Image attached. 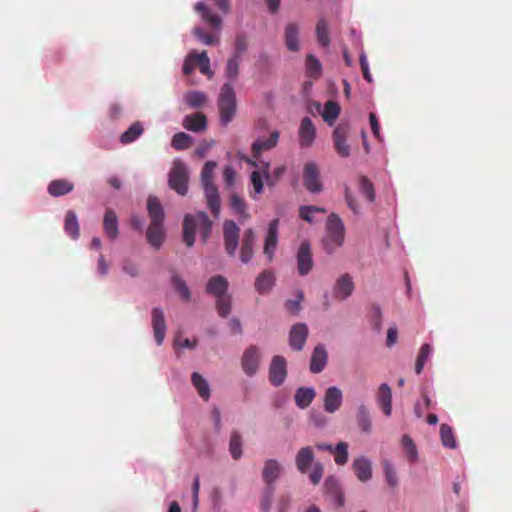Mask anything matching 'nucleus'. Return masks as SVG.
I'll return each instance as SVG.
<instances>
[{
    "mask_svg": "<svg viewBox=\"0 0 512 512\" xmlns=\"http://www.w3.org/2000/svg\"><path fill=\"white\" fill-rule=\"evenodd\" d=\"M146 237L154 248L159 249L164 241L163 224L150 223Z\"/></svg>",
    "mask_w": 512,
    "mask_h": 512,
    "instance_id": "33",
    "label": "nucleus"
},
{
    "mask_svg": "<svg viewBox=\"0 0 512 512\" xmlns=\"http://www.w3.org/2000/svg\"><path fill=\"white\" fill-rule=\"evenodd\" d=\"M352 468L361 482H366L372 477L370 461L365 457L357 458L353 461Z\"/></svg>",
    "mask_w": 512,
    "mask_h": 512,
    "instance_id": "30",
    "label": "nucleus"
},
{
    "mask_svg": "<svg viewBox=\"0 0 512 512\" xmlns=\"http://www.w3.org/2000/svg\"><path fill=\"white\" fill-rule=\"evenodd\" d=\"M197 229L201 234L203 242H206L211 234L212 221L204 211H199L195 215L187 214L184 217L183 240L188 247L193 246Z\"/></svg>",
    "mask_w": 512,
    "mask_h": 512,
    "instance_id": "1",
    "label": "nucleus"
},
{
    "mask_svg": "<svg viewBox=\"0 0 512 512\" xmlns=\"http://www.w3.org/2000/svg\"><path fill=\"white\" fill-rule=\"evenodd\" d=\"M275 284L274 273L270 270H265L258 275L255 280V289L258 293L263 294L271 290Z\"/></svg>",
    "mask_w": 512,
    "mask_h": 512,
    "instance_id": "32",
    "label": "nucleus"
},
{
    "mask_svg": "<svg viewBox=\"0 0 512 512\" xmlns=\"http://www.w3.org/2000/svg\"><path fill=\"white\" fill-rule=\"evenodd\" d=\"M325 493L337 504L344 506L345 499L339 481L334 476H329L324 482Z\"/></svg>",
    "mask_w": 512,
    "mask_h": 512,
    "instance_id": "16",
    "label": "nucleus"
},
{
    "mask_svg": "<svg viewBox=\"0 0 512 512\" xmlns=\"http://www.w3.org/2000/svg\"><path fill=\"white\" fill-rule=\"evenodd\" d=\"M193 57L196 60V64L199 67V70L202 74L207 75L209 78L212 77L213 72L210 68V59L207 55L206 51H203L202 53H195L193 52Z\"/></svg>",
    "mask_w": 512,
    "mask_h": 512,
    "instance_id": "45",
    "label": "nucleus"
},
{
    "mask_svg": "<svg viewBox=\"0 0 512 512\" xmlns=\"http://www.w3.org/2000/svg\"><path fill=\"white\" fill-rule=\"evenodd\" d=\"M191 382L197 390L199 396L207 401L210 398L211 392L207 380L198 372H193L191 375Z\"/></svg>",
    "mask_w": 512,
    "mask_h": 512,
    "instance_id": "35",
    "label": "nucleus"
},
{
    "mask_svg": "<svg viewBox=\"0 0 512 512\" xmlns=\"http://www.w3.org/2000/svg\"><path fill=\"white\" fill-rule=\"evenodd\" d=\"M296 259L298 273L301 276L307 275L313 269L314 262L312 259L311 245L308 241L305 240L301 242Z\"/></svg>",
    "mask_w": 512,
    "mask_h": 512,
    "instance_id": "10",
    "label": "nucleus"
},
{
    "mask_svg": "<svg viewBox=\"0 0 512 512\" xmlns=\"http://www.w3.org/2000/svg\"><path fill=\"white\" fill-rule=\"evenodd\" d=\"M350 133V126L341 123L333 131L334 148L337 154L343 158L350 155V146L347 144V138Z\"/></svg>",
    "mask_w": 512,
    "mask_h": 512,
    "instance_id": "9",
    "label": "nucleus"
},
{
    "mask_svg": "<svg viewBox=\"0 0 512 512\" xmlns=\"http://www.w3.org/2000/svg\"><path fill=\"white\" fill-rule=\"evenodd\" d=\"M103 229L107 237L114 240L118 236V218L116 213L108 208L105 211L104 219H103Z\"/></svg>",
    "mask_w": 512,
    "mask_h": 512,
    "instance_id": "27",
    "label": "nucleus"
},
{
    "mask_svg": "<svg viewBox=\"0 0 512 512\" xmlns=\"http://www.w3.org/2000/svg\"><path fill=\"white\" fill-rule=\"evenodd\" d=\"M314 461V452L310 446L302 447L296 454L295 463L301 473H306Z\"/></svg>",
    "mask_w": 512,
    "mask_h": 512,
    "instance_id": "28",
    "label": "nucleus"
},
{
    "mask_svg": "<svg viewBox=\"0 0 512 512\" xmlns=\"http://www.w3.org/2000/svg\"><path fill=\"white\" fill-rule=\"evenodd\" d=\"M152 328L157 345H161L166 334V323L164 313L160 308H153L151 312Z\"/></svg>",
    "mask_w": 512,
    "mask_h": 512,
    "instance_id": "14",
    "label": "nucleus"
},
{
    "mask_svg": "<svg viewBox=\"0 0 512 512\" xmlns=\"http://www.w3.org/2000/svg\"><path fill=\"white\" fill-rule=\"evenodd\" d=\"M340 114V106L337 102L328 101L325 103L322 117L325 122L332 125Z\"/></svg>",
    "mask_w": 512,
    "mask_h": 512,
    "instance_id": "40",
    "label": "nucleus"
},
{
    "mask_svg": "<svg viewBox=\"0 0 512 512\" xmlns=\"http://www.w3.org/2000/svg\"><path fill=\"white\" fill-rule=\"evenodd\" d=\"M278 226L279 219H274L269 223L268 231L265 237L263 252L267 256L268 260L271 261L274 257V253L278 243Z\"/></svg>",
    "mask_w": 512,
    "mask_h": 512,
    "instance_id": "12",
    "label": "nucleus"
},
{
    "mask_svg": "<svg viewBox=\"0 0 512 512\" xmlns=\"http://www.w3.org/2000/svg\"><path fill=\"white\" fill-rule=\"evenodd\" d=\"M216 309L221 317H227L231 311V296L227 294L217 297Z\"/></svg>",
    "mask_w": 512,
    "mask_h": 512,
    "instance_id": "53",
    "label": "nucleus"
},
{
    "mask_svg": "<svg viewBox=\"0 0 512 512\" xmlns=\"http://www.w3.org/2000/svg\"><path fill=\"white\" fill-rule=\"evenodd\" d=\"M344 225L339 216L332 213L328 216L326 223V235L322 240L324 250L331 254L344 242Z\"/></svg>",
    "mask_w": 512,
    "mask_h": 512,
    "instance_id": "2",
    "label": "nucleus"
},
{
    "mask_svg": "<svg viewBox=\"0 0 512 512\" xmlns=\"http://www.w3.org/2000/svg\"><path fill=\"white\" fill-rule=\"evenodd\" d=\"M303 298H304L303 292L298 291L296 294V299L286 301V303H285L286 309L294 315L298 314L301 309L300 303L303 300Z\"/></svg>",
    "mask_w": 512,
    "mask_h": 512,
    "instance_id": "61",
    "label": "nucleus"
},
{
    "mask_svg": "<svg viewBox=\"0 0 512 512\" xmlns=\"http://www.w3.org/2000/svg\"><path fill=\"white\" fill-rule=\"evenodd\" d=\"M193 34L204 44L213 45L218 42V38L207 33L204 29L196 27L193 30Z\"/></svg>",
    "mask_w": 512,
    "mask_h": 512,
    "instance_id": "59",
    "label": "nucleus"
},
{
    "mask_svg": "<svg viewBox=\"0 0 512 512\" xmlns=\"http://www.w3.org/2000/svg\"><path fill=\"white\" fill-rule=\"evenodd\" d=\"M323 466L320 463H316L313 467L312 472L310 473V480L314 485H317L320 483L322 476H323Z\"/></svg>",
    "mask_w": 512,
    "mask_h": 512,
    "instance_id": "64",
    "label": "nucleus"
},
{
    "mask_svg": "<svg viewBox=\"0 0 512 512\" xmlns=\"http://www.w3.org/2000/svg\"><path fill=\"white\" fill-rule=\"evenodd\" d=\"M315 395L313 388L300 387L295 393V403L299 408L305 409L311 404Z\"/></svg>",
    "mask_w": 512,
    "mask_h": 512,
    "instance_id": "36",
    "label": "nucleus"
},
{
    "mask_svg": "<svg viewBox=\"0 0 512 512\" xmlns=\"http://www.w3.org/2000/svg\"><path fill=\"white\" fill-rule=\"evenodd\" d=\"M216 167V163L213 161H207L201 171V181L203 185L213 184V171Z\"/></svg>",
    "mask_w": 512,
    "mask_h": 512,
    "instance_id": "58",
    "label": "nucleus"
},
{
    "mask_svg": "<svg viewBox=\"0 0 512 512\" xmlns=\"http://www.w3.org/2000/svg\"><path fill=\"white\" fill-rule=\"evenodd\" d=\"M281 472V466L278 461L269 459L265 462L262 478L267 484V487L274 486L273 483L277 480Z\"/></svg>",
    "mask_w": 512,
    "mask_h": 512,
    "instance_id": "29",
    "label": "nucleus"
},
{
    "mask_svg": "<svg viewBox=\"0 0 512 512\" xmlns=\"http://www.w3.org/2000/svg\"><path fill=\"white\" fill-rule=\"evenodd\" d=\"M299 28L295 23H288L285 27L284 38L285 45L289 51L296 52L299 50Z\"/></svg>",
    "mask_w": 512,
    "mask_h": 512,
    "instance_id": "31",
    "label": "nucleus"
},
{
    "mask_svg": "<svg viewBox=\"0 0 512 512\" xmlns=\"http://www.w3.org/2000/svg\"><path fill=\"white\" fill-rule=\"evenodd\" d=\"M191 140L192 138L189 134L178 132L173 136L171 145L176 150H184L190 146Z\"/></svg>",
    "mask_w": 512,
    "mask_h": 512,
    "instance_id": "52",
    "label": "nucleus"
},
{
    "mask_svg": "<svg viewBox=\"0 0 512 512\" xmlns=\"http://www.w3.org/2000/svg\"><path fill=\"white\" fill-rule=\"evenodd\" d=\"M239 227L232 220H226L223 224V237L225 251L230 256H235L239 245Z\"/></svg>",
    "mask_w": 512,
    "mask_h": 512,
    "instance_id": "6",
    "label": "nucleus"
},
{
    "mask_svg": "<svg viewBox=\"0 0 512 512\" xmlns=\"http://www.w3.org/2000/svg\"><path fill=\"white\" fill-rule=\"evenodd\" d=\"M342 404V391L337 387H329L324 395V409L328 413L336 412Z\"/></svg>",
    "mask_w": 512,
    "mask_h": 512,
    "instance_id": "18",
    "label": "nucleus"
},
{
    "mask_svg": "<svg viewBox=\"0 0 512 512\" xmlns=\"http://www.w3.org/2000/svg\"><path fill=\"white\" fill-rule=\"evenodd\" d=\"M204 195L208 208L211 210L213 216L218 218L220 215L221 200L217 186L213 184L203 185Z\"/></svg>",
    "mask_w": 512,
    "mask_h": 512,
    "instance_id": "15",
    "label": "nucleus"
},
{
    "mask_svg": "<svg viewBox=\"0 0 512 512\" xmlns=\"http://www.w3.org/2000/svg\"><path fill=\"white\" fill-rule=\"evenodd\" d=\"M249 46V40L247 35L244 33H238L234 41V51L232 55H237L243 58V54L247 51Z\"/></svg>",
    "mask_w": 512,
    "mask_h": 512,
    "instance_id": "51",
    "label": "nucleus"
},
{
    "mask_svg": "<svg viewBox=\"0 0 512 512\" xmlns=\"http://www.w3.org/2000/svg\"><path fill=\"white\" fill-rule=\"evenodd\" d=\"M185 129L192 132H200L206 129L207 119L202 113L186 115L183 119Z\"/></svg>",
    "mask_w": 512,
    "mask_h": 512,
    "instance_id": "26",
    "label": "nucleus"
},
{
    "mask_svg": "<svg viewBox=\"0 0 512 512\" xmlns=\"http://www.w3.org/2000/svg\"><path fill=\"white\" fill-rule=\"evenodd\" d=\"M255 233L253 229L249 228L244 231L242 238V246L240 250V260L242 263L247 264L253 256V246L255 243Z\"/></svg>",
    "mask_w": 512,
    "mask_h": 512,
    "instance_id": "19",
    "label": "nucleus"
},
{
    "mask_svg": "<svg viewBox=\"0 0 512 512\" xmlns=\"http://www.w3.org/2000/svg\"><path fill=\"white\" fill-rule=\"evenodd\" d=\"M431 353V347L429 344H423L420 348L419 354L417 356L415 371L417 374H420L423 370L425 362L427 361L429 355Z\"/></svg>",
    "mask_w": 512,
    "mask_h": 512,
    "instance_id": "56",
    "label": "nucleus"
},
{
    "mask_svg": "<svg viewBox=\"0 0 512 512\" xmlns=\"http://www.w3.org/2000/svg\"><path fill=\"white\" fill-rule=\"evenodd\" d=\"M227 290L228 281L221 275L211 277L206 285V292L215 296L216 298L222 295H227Z\"/></svg>",
    "mask_w": 512,
    "mask_h": 512,
    "instance_id": "23",
    "label": "nucleus"
},
{
    "mask_svg": "<svg viewBox=\"0 0 512 512\" xmlns=\"http://www.w3.org/2000/svg\"><path fill=\"white\" fill-rule=\"evenodd\" d=\"M74 188L72 182L66 179H57L50 182L48 185V193L51 196L59 197L70 193Z\"/></svg>",
    "mask_w": 512,
    "mask_h": 512,
    "instance_id": "34",
    "label": "nucleus"
},
{
    "mask_svg": "<svg viewBox=\"0 0 512 512\" xmlns=\"http://www.w3.org/2000/svg\"><path fill=\"white\" fill-rule=\"evenodd\" d=\"M231 209L240 216H247L246 203L243 198L237 193H232L230 196Z\"/></svg>",
    "mask_w": 512,
    "mask_h": 512,
    "instance_id": "55",
    "label": "nucleus"
},
{
    "mask_svg": "<svg viewBox=\"0 0 512 512\" xmlns=\"http://www.w3.org/2000/svg\"><path fill=\"white\" fill-rule=\"evenodd\" d=\"M360 193L366 197L369 202H373L375 199V190L371 181L366 177L362 176L359 180Z\"/></svg>",
    "mask_w": 512,
    "mask_h": 512,
    "instance_id": "50",
    "label": "nucleus"
},
{
    "mask_svg": "<svg viewBox=\"0 0 512 512\" xmlns=\"http://www.w3.org/2000/svg\"><path fill=\"white\" fill-rule=\"evenodd\" d=\"M218 109L220 121L226 126L234 118L237 109L236 94L231 82L224 83L220 89Z\"/></svg>",
    "mask_w": 512,
    "mask_h": 512,
    "instance_id": "3",
    "label": "nucleus"
},
{
    "mask_svg": "<svg viewBox=\"0 0 512 512\" xmlns=\"http://www.w3.org/2000/svg\"><path fill=\"white\" fill-rule=\"evenodd\" d=\"M354 288L352 277L346 273L337 279L333 288V295L336 299L345 300L352 294Z\"/></svg>",
    "mask_w": 512,
    "mask_h": 512,
    "instance_id": "13",
    "label": "nucleus"
},
{
    "mask_svg": "<svg viewBox=\"0 0 512 512\" xmlns=\"http://www.w3.org/2000/svg\"><path fill=\"white\" fill-rule=\"evenodd\" d=\"M274 491H275L274 486H269L266 488L263 498H262V501H261V504H260V508L263 512H268L270 510L271 505H272Z\"/></svg>",
    "mask_w": 512,
    "mask_h": 512,
    "instance_id": "62",
    "label": "nucleus"
},
{
    "mask_svg": "<svg viewBox=\"0 0 512 512\" xmlns=\"http://www.w3.org/2000/svg\"><path fill=\"white\" fill-rule=\"evenodd\" d=\"M261 362V351L255 345L247 347L241 358V366L247 376L256 374Z\"/></svg>",
    "mask_w": 512,
    "mask_h": 512,
    "instance_id": "7",
    "label": "nucleus"
},
{
    "mask_svg": "<svg viewBox=\"0 0 512 512\" xmlns=\"http://www.w3.org/2000/svg\"><path fill=\"white\" fill-rule=\"evenodd\" d=\"M147 211L150 217V223L163 224L164 211L159 199L155 196H149L147 200Z\"/></svg>",
    "mask_w": 512,
    "mask_h": 512,
    "instance_id": "24",
    "label": "nucleus"
},
{
    "mask_svg": "<svg viewBox=\"0 0 512 512\" xmlns=\"http://www.w3.org/2000/svg\"><path fill=\"white\" fill-rule=\"evenodd\" d=\"M316 36L318 42L323 47H328L330 44L329 30L325 20L321 19L318 21L316 26Z\"/></svg>",
    "mask_w": 512,
    "mask_h": 512,
    "instance_id": "48",
    "label": "nucleus"
},
{
    "mask_svg": "<svg viewBox=\"0 0 512 512\" xmlns=\"http://www.w3.org/2000/svg\"><path fill=\"white\" fill-rule=\"evenodd\" d=\"M65 232L70 235L73 239H77L79 237V224L77 220V216L73 211H68L65 216L64 223Z\"/></svg>",
    "mask_w": 512,
    "mask_h": 512,
    "instance_id": "39",
    "label": "nucleus"
},
{
    "mask_svg": "<svg viewBox=\"0 0 512 512\" xmlns=\"http://www.w3.org/2000/svg\"><path fill=\"white\" fill-rule=\"evenodd\" d=\"M279 139V133L274 131L268 138H258L252 144V154L254 159H258L263 151L270 150L277 145Z\"/></svg>",
    "mask_w": 512,
    "mask_h": 512,
    "instance_id": "21",
    "label": "nucleus"
},
{
    "mask_svg": "<svg viewBox=\"0 0 512 512\" xmlns=\"http://www.w3.org/2000/svg\"><path fill=\"white\" fill-rule=\"evenodd\" d=\"M195 11L201 16V19L209 24L214 29H221L222 27V19L219 15L214 13L210 7H208L205 3L198 2L195 7Z\"/></svg>",
    "mask_w": 512,
    "mask_h": 512,
    "instance_id": "17",
    "label": "nucleus"
},
{
    "mask_svg": "<svg viewBox=\"0 0 512 512\" xmlns=\"http://www.w3.org/2000/svg\"><path fill=\"white\" fill-rule=\"evenodd\" d=\"M188 171L185 164L181 161H174L173 167L169 172L168 184L171 189L179 195H186L188 191Z\"/></svg>",
    "mask_w": 512,
    "mask_h": 512,
    "instance_id": "4",
    "label": "nucleus"
},
{
    "mask_svg": "<svg viewBox=\"0 0 512 512\" xmlns=\"http://www.w3.org/2000/svg\"><path fill=\"white\" fill-rule=\"evenodd\" d=\"M335 455L334 461L338 465H344L348 461V444L339 442L332 452Z\"/></svg>",
    "mask_w": 512,
    "mask_h": 512,
    "instance_id": "54",
    "label": "nucleus"
},
{
    "mask_svg": "<svg viewBox=\"0 0 512 512\" xmlns=\"http://www.w3.org/2000/svg\"><path fill=\"white\" fill-rule=\"evenodd\" d=\"M383 469L385 474V479L390 487H396L398 485V477L397 473L393 467V465L389 461L383 462Z\"/></svg>",
    "mask_w": 512,
    "mask_h": 512,
    "instance_id": "57",
    "label": "nucleus"
},
{
    "mask_svg": "<svg viewBox=\"0 0 512 512\" xmlns=\"http://www.w3.org/2000/svg\"><path fill=\"white\" fill-rule=\"evenodd\" d=\"M315 213H326V209L314 205H303L299 208V216L308 223H314Z\"/></svg>",
    "mask_w": 512,
    "mask_h": 512,
    "instance_id": "44",
    "label": "nucleus"
},
{
    "mask_svg": "<svg viewBox=\"0 0 512 512\" xmlns=\"http://www.w3.org/2000/svg\"><path fill=\"white\" fill-rule=\"evenodd\" d=\"M143 132L140 122L133 123L120 137L123 144H129L135 141Z\"/></svg>",
    "mask_w": 512,
    "mask_h": 512,
    "instance_id": "43",
    "label": "nucleus"
},
{
    "mask_svg": "<svg viewBox=\"0 0 512 512\" xmlns=\"http://www.w3.org/2000/svg\"><path fill=\"white\" fill-rule=\"evenodd\" d=\"M402 443L410 461L414 462L417 459V449L413 440L409 436L404 435L402 438Z\"/></svg>",
    "mask_w": 512,
    "mask_h": 512,
    "instance_id": "60",
    "label": "nucleus"
},
{
    "mask_svg": "<svg viewBox=\"0 0 512 512\" xmlns=\"http://www.w3.org/2000/svg\"><path fill=\"white\" fill-rule=\"evenodd\" d=\"M171 281L174 289L177 291L180 297L183 300L188 301L191 297V292L188 286L186 285L185 281L182 280L177 274L172 276Z\"/></svg>",
    "mask_w": 512,
    "mask_h": 512,
    "instance_id": "49",
    "label": "nucleus"
},
{
    "mask_svg": "<svg viewBox=\"0 0 512 512\" xmlns=\"http://www.w3.org/2000/svg\"><path fill=\"white\" fill-rule=\"evenodd\" d=\"M243 58L237 55H231L226 62L225 77L230 81L237 80L239 76L240 63Z\"/></svg>",
    "mask_w": 512,
    "mask_h": 512,
    "instance_id": "37",
    "label": "nucleus"
},
{
    "mask_svg": "<svg viewBox=\"0 0 512 512\" xmlns=\"http://www.w3.org/2000/svg\"><path fill=\"white\" fill-rule=\"evenodd\" d=\"M356 421L358 424V427L361 429L364 433H370L372 429L371 419L369 416V412L367 408L364 405H361L357 409L356 414Z\"/></svg>",
    "mask_w": 512,
    "mask_h": 512,
    "instance_id": "38",
    "label": "nucleus"
},
{
    "mask_svg": "<svg viewBox=\"0 0 512 512\" xmlns=\"http://www.w3.org/2000/svg\"><path fill=\"white\" fill-rule=\"evenodd\" d=\"M287 377V362L283 356L276 355L269 366V381L275 387L282 385Z\"/></svg>",
    "mask_w": 512,
    "mask_h": 512,
    "instance_id": "8",
    "label": "nucleus"
},
{
    "mask_svg": "<svg viewBox=\"0 0 512 512\" xmlns=\"http://www.w3.org/2000/svg\"><path fill=\"white\" fill-rule=\"evenodd\" d=\"M316 130L309 117H304L300 124L299 141L302 147H309L315 139Z\"/></svg>",
    "mask_w": 512,
    "mask_h": 512,
    "instance_id": "20",
    "label": "nucleus"
},
{
    "mask_svg": "<svg viewBox=\"0 0 512 512\" xmlns=\"http://www.w3.org/2000/svg\"><path fill=\"white\" fill-rule=\"evenodd\" d=\"M327 351L322 344H318L312 353L310 361V370L312 373H320L327 363Z\"/></svg>",
    "mask_w": 512,
    "mask_h": 512,
    "instance_id": "22",
    "label": "nucleus"
},
{
    "mask_svg": "<svg viewBox=\"0 0 512 512\" xmlns=\"http://www.w3.org/2000/svg\"><path fill=\"white\" fill-rule=\"evenodd\" d=\"M303 185L313 194L319 193L323 189L320 179V171L315 162H307L303 168Z\"/></svg>",
    "mask_w": 512,
    "mask_h": 512,
    "instance_id": "5",
    "label": "nucleus"
},
{
    "mask_svg": "<svg viewBox=\"0 0 512 512\" xmlns=\"http://www.w3.org/2000/svg\"><path fill=\"white\" fill-rule=\"evenodd\" d=\"M308 327L305 323L293 325L289 333V345L295 351H301L308 338Z\"/></svg>",
    "mask_w": 512,
    "mask_h": 512,
    "instance_id": "11",
    "label": "nucleus"
},
{
    "mask_svg": "<svg viewBox=\"0 0 512 512\" xmlns=\"http://www.w3.org/2000/svg\"><path fill=\"white\" fill-rule=\"evenodd\" d=\"M306 71L311 78H318L321 75L322 65L312 54H308L306 57Z\"/></svg>",
    "mask_w": 512,
    "mask_h": 512,
    "instance_id": "46",
    "label": "nucleus"
},
{
    "mask_svg": "<svg viewBox=\"0 0 512 512\" xmlns=\"http://www.w3.org/2000/svg\"><path fill=\"white\" fill-rule=\"evenodd\" d=\"M440 438L443 446L450 449H455L457 447L454 432L449 425L442 424L440 426Z\"/></svg>",
    "mask_w": 512,
    "mask_h": 512,
    "instance_id": "41",
    "label": "nucleus"
},
{
    "mask_svg": "<svg viewBox=\"0 0 512 512\" xmlns=\"http://www.w3.org/2000/svg\"><path fill=\"white\" fill-rule=\"evenodd\" d=\"M207 96L201 91H190L185 95V101L191 108H199L205 104Z\"/></svg>",
    "mask_w": 512,
    "mask_h": 512,
    "instance_id": "47",
    "label": "nucleus"
},
{
    "mask_svg": "<svg viewBox=\"0 0 512 512\" xmlns=\"http://www.w3.org/2000/svg\"><path fill=\"white\" fill-rule=\"evenodd\" d=\"M229 451L235 460L240 459L242 456V437L238 431H232L231 433Z\"/></svg>",
    "mask_w": 512,
    "mask_h": 512,
    "instance_id": "42",
    "label": "nucleus"
},
{
    "mask_svg": "<svg viewBox=\"0 0 512 512\" xmlns=\"http://www.w3.org/2000/svg\"><path fill=\"white\" fill-rule=\"evenodd\" d=\"M377 401L386 416H390L392 412V392L388 384L380 385L377 392Z\"/></svg>",
    "mask_w": 512,
    "mask_h": 512,
    "instance_id": "25",
    "label": "nucleus"
},
{
    "mask_svg": "<svg viewBox=\"0 0 512 512\" xmlns=\"http://www.w3.org/2000/svg\"><path fill=\"white\" fill-rule=\"evenodd\" d=\"M251 183L256 194L263 192V180L260 171H253L251 173Z\"/></svg>",
    "mask_w": 512,
    "mask_h": 512,
    "instance_id": "63",
    "label": "nucleus"
}]
</instances>
